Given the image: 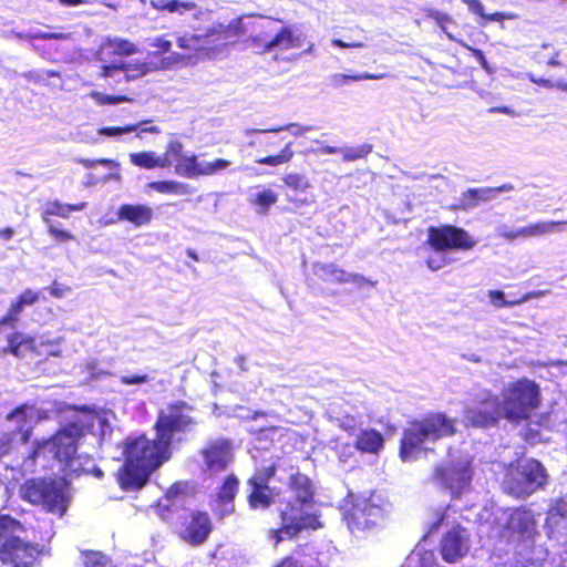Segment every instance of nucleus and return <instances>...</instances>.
<instances>
[{
	"instance_id": "2",
	"label": "nucleus",
	"mask_w": 567,
	"mask_h": 567,
	"mask_svg": "<svg viewBox=\"0 0 567 567\" xmlns=\"http://www.w3.org/2000/svg\"><path fill=\"white\" fill-rule=\"evenodd\" d=\"M69 423L55 435L43 442H38L31 457L56 461L71 470H75L73 456L76 452L78 440L85 431L99 436L102 442L111 435L115 415L104 409L70 408Z\"/></svg>"
},
{
	"instance_id": "50",
	"label": "nucleus",
	"mask_w": 567,
	"mask_h": 567,
	"mask_svg": "<svg viewBox=\"0 0 567 567\" xmlns=\"http://www.w3.org/2000/svg\"><path fill=\"white\" fill-rule=\"evenodd\" d=\"M23 308H24V306L22 303H20L19 300L13 302L10 306L8 313L0 320V324H4V326H9V327L13 328L16 326Z\"/></svg>"
},
{
	"instance_id": "29",
	"label": "nucleus",
	"mask_w": 567,
	"mask_h": 567,
	"mask_svg": "<svg viewBox=\"0 0 567 567\" xmlns=\"http://www.w3.org/2000/svg\"><path fill=\"white\" fill-rule=\"evenodd\" d=\"M511 187L502 186L498 188H470L466 192L462 193L458 198V208L461 209H472L478 206L480 203L492 200L496 194L509 189Z\"/></svg>"
},
{
	"instance_id": "30",
	"label": "nucleus",
	"mask_w": 567,
	"mask_h": 567,
	"mask_svg": "<svg viewBox=\"0 0 567 567\" xmlns=\"http://www.w3.org/2000/svg\"><path fill=\"white\" fill-rule=\"evenodd\" d=\"M351 436L358 451L377 454L383 446L382 435L372 429H351Z\"/></svg>"
},
{
	"instance_id": "56",
	"label": "nucleus",
	"mask_w": 567,
	"mask_h": 567,
	"mask_svg": "<svg viewBox=\"0 0 567 567\" xmlns=\"http://www.w3.org/2000/svg\"><path fill=\"white\" fill-rule=\"evenodd\" d=\"M49 290L50 293L55 298H63L71 292V288L69 286L59 284L58 281H54Z\"/></svg>"
},
{
	"instance_id": "4",
	"label": "nucleus",
	"mask_w": 567,
	"mask_h": 567,
	"mask_svg": "<svg viewBox=\"0 0 567 567\" xmlns=\"http://www.w3.org/2000/svg\"><path fill=\"white\" fill-rule=\"evenodd\" d=\"M289 501L280 509L281 527L269 532V539L275 546L292 538L305 529H318L321 524L312 504V487L309 478L300 473L289 477Z\"/></svg>"
},
{
	"instance_id": "36",
	"label": "nucleus",
	"mask_w": 567,
	"mask_h": 567,
	"mask_svg": "<svg viewBox=\"0 0 567 567\" xmlns=\"http://www.w3.org/2000/svg\"><path fill=\"white\" fill-rule=\"evenodd\" d=\"M130 161L133 165L138 166L145 169H153L155 167L166 168L167 161L165 157H161L155 152H140V153H131Z\"/></svg>"
},
{
	"instance_id": "5",
	"label": "nucleus",
	"mask_w": 567,
	"mask_h": 567,
	"mask_svg": "<svg viewBox=\"0 0 567 567\" xmlns=\"http://www.w3.org/2000/svg\"><path fill=\"white\" fill-rule=\"evenodd\" d=\"M123 453L125 463L118 471L117 482L125 491L141 488L151 473L171 456V450L161 444L158 439L152 441L143 435L127 439Z\"/></svg>"
},
{
	"instance_id": "51",
	"label": "nucleus",
	"mask_w": 567,
	"mask_h": 567,
	"mask_svg": "<svg viewBox=\"0 0 567 567\" xmlns=\"http://www.w3.org/2000/svg\"><path fill=\"white\" fill-rule=\"evenodd\" d=\"M84 567H110V561L103 554L91 551L84 554Z\"/></svg>"
},
{
	"instance_id": "19",
	"label": "nucleus",
	"mask_w": 567,
	"mask_h": 567,
	"mask_svg": "<svg viewBox=\"0 0 567 567\" xmlns=\"http://www.w3.org/2000/svg\"><path fill=\"white\" fill-rule=\"evenodd\" d=\"M545 527L549 539L561 545L567 540V496L550 506Z\"/></svg>"
},
{
	"instance_id": "11",
	"label": "nucleus",
	"mask_w": 567,
	"mask_h": 567,
	"mask_svg": "<svg viewBox=\"0 0 567 567\" xmlns=\"http://www.w3.org/2000/svg\"><path fill=\"white\" fill-rule=\"evenodd\" d=\"M545 481V468L538 461L522 460L517 465L508 468L503 487L506 493L523 498L542 487Z\"/></svg>"
},
{
	"instance_id": "17",
	"label": "nucleus",
	"mask_w": 567,
	"mask_h": 567,
	"mask_svg": "<svg viewBox=\"0 0 567 567\" xmlns=\"http://www.w3.org/2000/svg\"><path fill=\"white\" fill-rule=\"evenodd\" d=\"M230 165L229 161L217 158L213 162L199 159L194 154H185L178 163L175 164V173L186 178H197L199 176H210L224 171Z\"/></svg>"
},
{
	"instance_id": "13",
	"label": "nucleus",
	"mask_w": 567,
	"mask_h": 567,
	"mask_svg": "<svg viewBox=\"0 0 567 567\" xmlns=\"http://www.w3.org/2000/svg\"><path fill=\"white\" fill-rule=\"evenodd\" d=\"M254 42L266 52L286 51L301 48L306 43V35L290 25L279 27L278 20H267Z\"/></svg>"
},
{
	"instance_id": "64",
	"label": "nucleus",
	"mask_w": 567,
	"mask_h": 567,
	"mask_svg": "<svg viewBox=\"0 0 567 567\" xmlns=\"http://www.w3.org/2000/svg\"><path fill=\"white\" fill-rule=\"evenodd\" d=\"M340 152V148L334 146H322L320 147L317 153L319 154H337Z\"/></svg>"
},
{
	"instance_id": "48",
	"label": "nucleus",
	"mask_w": 567,
	"mask_h": 567,
	"mask_svg": "<svg viewBox=\"0 0 567 567\" xmlns=\"http://www.w3.org/2000/svg\"><path fill=\"white\" fill-rule=\"evenodd\" d=\"M487 295H488L491 303L497 308L512 307L514 305H518V303L527 301L529 299V295H526L522 300L507 301L505 299L504 292L498 291V290H489L487 292Z\"/></svg>"
},
{
	"instance_id": "24",
	"label": "nucleus",
	"mask_w": 567,
	"mask_h": 567,
	"mask_svg": "<svg viewBox=\"0 0 567 567\" xmlns=\"http://www.w3.org/2000/svg\"><path fill=\"white\" fill-rule=\"evenodd\" d=\"M284 183L292 190L293 194L288 196V202L296 207L301 208L316 203V195L308 192L311 188V184L306 176L297 173L288 174L284 177Z\"/></svg>"
},
{
	"instance_id": "26",
	"label": "nucleus",
	"mask_w": 567,
	"mask_h": 567,
	"mask_svg": "<svg viewBox=\"0 0 567 567\" xmlns=\"http://www.w3.org/2000/svg\"><path fill=\"white\" fill-rule=\"evenodd\" d=\"M203 455L207 468L218 472L231 462L233 449L228 441L217 440L207 445L203 451Z\"/></svg>"
},
{
	"instance_id": "18",
	"label": "nucleus",
	"mask_w": 567,
	"mask_h": 567,
	"mask_svg": "<svg viewBox=\"0 0 567 567\" xmlns=\"http://www.w3.org/2000/svg\"><path fill=\"white\" fill-rule=\"evenodd\" d=\"M470 547V533L460 525L452 526L443 535L440 544L442 558L449 564L457 563L466 556Z\"/></svg>"
},
{
	"instance_id": "16",
	"label": "nucleus",
	"mask_w": 567,
	"mask_h": 567,
	"mask_svg": "<svg viewBox=\"0 0 567 567\" xmlns=\"http://www.w3.org/2000/svg\"><path fill=\"white\" fill-rule=\"evenodd\" d=\"M86 203L80 204H64L58 199L45 202L40 208V216L48 233L58 241H66L73 239V235L69 230L60 229L51 219L52 216H58L68 219L73 212H81L85 209Z\"/></svg>"
},
{
	"instance_id": "60",
	"label": "nucleus",
	"mask_w": 567,
	"mask_h": 567,
	"mask_svg": "<svg viewBox=\"0 0 567 567\" xmlns=\"http://www.w3.org/2000/svg\"><path fill=\"white\" fill-rule=\"evenodd\" d=\"M81 163L87 168L93 167L96 163L105 165V166H111L114 168L120 167V164L112 159H97V161L83 159V161H81Z\"/></svg>"
},
{
	"instance_id": "34",
	"label": "nucleus",
	"mask_w": 567,
	"mask_h": 567,
	"mask_svg": "<svg viewBox=\"0 0 567 567\" xmlns=\"http://www.w3.org/2000/svg\"><path fill=\"white\" fill-rule=\"evenodd\" d=\"M402 567H439L435 554L431 549H426L425 545L420 543L406 557Z\"/></svg>"
},
{
	"instance_id": "20",
	"label": "nucleus",
	"mask_w": 567,
	"mask_h": 567,
	"mask_svg": "<svg viewBox=\"0 0 567 567\" xmlns=\"http://www.w3.org/2000/svg\"><path fill=\"white\" fill-rule=\"evenodd\" d=\"M274 475V468H265L249 480L251 492L249 494V505L251 508H266L275 502L274 489L267 485L269 478Z\"/></svg>"
},
{
	"instance_id": "46",
	"label": "nucleus",
	"mask_w": 567,
	"mask_h": 567,
	"mask_svg": "<svg viewBox=\"0 0 567 567\" xmlns=\"http://www.w3.org/2000/svg\"><path fill=\"white\" fill-rule=\"evenodd\" d=\"M87 96L91 97L97 105H115L131 101V99L124 95H110L99 91H91Z\"/></svg>"
},
{
	"instance_id": "45",
	"label": "nucleus",
	"mask_w": 567,
	"mask_h": 567,
	"mask_svg": "<svg viewBox=\"0 0 567 567\" xmlns=\"http://www.w3.org/2000/svg\"><path fill=\"white\" fill-rule=\"evenodd\" d=\"M64 341L63 337L51 339L48 334L39 336V346L40 349L43 350L44 355L51 357H60L61 349L60 346Z\"/></svg>"
},
{
	"instance_id": "15",
	"label": "nucleus",
	"mask_w": 567,
	"mask_h": 567,
	"mask_svg": "<svg viewBox=\"0 0 567 567\" xmlns=\"http://www.w3.org/2000/svg\"><path fill=\"white\" fill-rule=\"evenodd\" d=\"M156 54H147L144 60L133 58L126 61H114L111 64L101 65V76L113 78L123 74L126 81L136 80L153 71L165 69L164 61H155Z\"/></svg>"
},
{
	"instance_id": "58",
	"label": "nucleus",
	"mask_w": 567,
	"mask_h": 567,
	"mask_svg": "<svg viewBox=\"0 0 567 567\" xmlns=\"http://www.w3.org/2000/svg\"><path fill=\"white\" fill-rule=\"evenodd\" d=\"M12 443V434L11 433H3L0 435V458L8 454L10 451Z\"/></svg>"
},
{
	"instance_id": "1",
	"label": "nucleus",
	"mask_w": 567,
	"mask_h": 567,
	"mask_svg": "<svg viewBox=\"0 0 567 567\" xmlns=\"http://www.w3.org/2000/svg\"><path fill=\"white\" fill-rule=\"evenodd\" d=\"M499 401L491 391L478 389L466 400L464 422L474 426H488L499 416L511 421L525 420L539 404L538 386L529 380L508 383Z\"/></svg>"
},
{
	"instance_id": "62",
	"label": "nucleus",
	"mask_w": 567,
	"mask_h": 567,
	"mask_svg": "<svg viewBox=\"0 0 567 567\" xmlns=\"http://www.w3.org/2000/svg\"><path fill=\"white\" fill-rule=\"evenodd\" d=\"M558 556V566L567 567V540L563 544V548L555 553Z\"/></svg>"
},
{
	"instance_id": "49",
	"label": "nucleus",
	"mask_w": 567,
	"mask_h": 567,
	"mask_svg": "<svg viewBox=\"0 0 567 567\" xmlns=\"http://www.w3.org/2000/svg\"><path fill=\"white\" fill-rule=\"evenodd\" d=\"M371 152V146L368 144H363L357 147H347L340 148V152L343 155V158L347 161H354L358 158L364 157L367 154Z\"/></svg>"
},
{
	"instance_id": "12",
	"label": "nucleus",
	"mask_w": 567,
	"mask_h": 567,
	"mask_svg": "<svg viewBox=\"0 0 567 567\" xmlns=\"http://www.w3.org/2000/svg\"><path fill=\"white\" fill-rule=\"evenodd\" d=\"M351 507L344 508V519L352 533L364 532L382 519L386 503L379 494H350Z\"/></svg>"
},
{
	"instance_id": "31",
	"label": "nucleus",
	"mask_w": 567,
	"mask_h": 567,
	"mask_svg": "<svg viewBox=\"0 0 567 567\" xmlns=\"http://www.w3.org/2000/svg\"><path fill=\"white\" fill-rule=\"evenodd\" d=\"M118 219L126 220L136 227H143L151 223L153 218V209L146 205L125 204L118 208Z\"/></svg>"
},
{
	"instance_id": "3",
	"label": "nucleus",
	"mask_w": 567,
	"mask_h": 567,
	"mask_svg": "<svg viewBox=\"0 0 567 567\" xmlns=\"http://www.w3.org/2000/svg\"><path fill=\"white\" fill-rule=\"evenodd\" d=\"M477 517L481 534L516 544L518 554L532 563H540L548 558V549L536 544L539 534L530 511L503 509L491 505L484 507Z\"/></svg>"
},
{
	"instance_id": "43",
	"label": "nucleus",
	"mask_w": 567,
	"mask_h": 567,
	"mask_svg": "<svg viewBox=\"0 0 567 567\" xmlns=\"http://www.w3.org/2000/svg\"><path fill=\"white\" fill-rule=\"evenodd\" d=\"M291 146H292V143H288L285 145V147L280 151L279 154L267 156V157H261V158L256 159V162L259 164L269 165V166H277V165L286 164L291 161V158L293 157V154H295Z\"/></svg>"
},
{
	"instance_id": "35",
	"label": "nucleus",
	"mask_w": 567,
	"mask_h": 567,
	"mask_svg": "<svg viewBox=\"0 0 567 567\" xmlns=\"http://www.w3.org/2000/svg\"><path fill=\"white\" fill-rule=\"evenodd\" d=\"M184 485L178 483L172 486L165 497L161 499L156 505V511L158 514L162 515L164 519H168V514L162 513V509H165L166 512H171L172 507H177L184 503Z\"/></svg>"
},
{
	"instance_id": "39",
	"label": "nucleus",
	"mask_w": 567,
	"mask_h": 567,
	"mask_svg": "<svg viewBox=\"0 0 567 567\" xmlns=\"http://www.w3.org/2000/svg\"><path fill=\"white\" fill-rule=\"evenodd\" d=\"M278 199L277 194L270 188H258L250 195V203L257 207V212L265 214Z\"/></svg>"
},
{
	"instance_id": "21",
	"label": "nucleus",
	"mask_w": 567,
	"mask_h": 567,
	"mask_svg": "<svg viewBox=\"0 0 567 567\" xmlns=\"http://www.w3.org/2000/svg\"><path fill=\"white\" fill-rule=\"evenodd\" d=\"M228 30H225L219 33H210V34H194V33H184L177 37V45L181 49L195 51V52H214L215 50L219 51V45L215 44L216 40H223V45H226V41L228 39Z\"/></svg>"
},
{
	"instance_id": "22",
	"label": "nucleus",
	"mask_w": 567,
	"mask_h": 567,
	"mask_svg": "<svg viewBox=\"0 0 567 567\" xmlns=\"http://www.w3.org/2000/svg\"><path fill=\"white\" fill-rule=\"evenodd\" d=\"M212 532L209 516L203 512L193 513L179 532L181 538L190 545L203 544Z\"/></svg>"
},
{
	"instance_id": "47",
	"label": "nucleus",
	"mask_w": 567,
	"mask_h": 567,
	"mask_svg": "<svg viewBox=\"0 0 567 567\" xmlns=\"http://www.w3.org/2000/svg\"><path fill=\"white\" fill-rule=\"evenodd\" d=\"M183 144L179 141H171L166 146L165 154L161 155V157H165L167 161V167L172 165L173 162L178 163L181 157L185 154L183 153Z\"/></svg>"
},
{
	"instance_id": "8",
	"label": "nucleus",
	"mask_w": 567,
	"mask_h": 567,
	"mask_svg": "<svg viewBox=\"0 0 567 567\" xmlns=\"http://www.w3.org/2000/svg\"><path fill=\"white\" fill-rule=\"evenodd\" d=\"M23 526L8 515H0V560L12 567H32L39 548L21 539Z\"/></svg>"
},
{
	"instance_id": "42",
	"label": "nucleus",
	"mask_w": 567,
	"mask_h": 567,
	"mask_svg": "<svg viewBox=\"0 0 567 567\" xmlns=\"http://www.w3.org/2000/svg\"><path fill=\"white\" fill-rule=\"evenodd\" d=\"M148 45L157 49L155 52H151L150 54L157 55V59H155V61H164L165 69L169 68L173 64V62L177 61L178 59L177 54H172L168 58H161V54L168 52L172 48V42L165 39L164 37H155L148 39Z\"/></svg>"
},
{
	"instance_id": "57",
	"label": "nucleus",
	"mask_w": 567,
	"mask_h": 567,
	"mask_svg": "<svg viewBox=\"0 0 567 567\" xmlns=\"http://www.w3.org/2000/svg\"><path fill=\"white\" fill-rule=\"evenodd\" d=\"M435 20L437 24L440 25L441 30L450 38L453 39V35L449 31V25L451 24V19L446 14L437 13L435 16Z\"/></svg>"
},
{
	"instance_id": "54",
	"label": "nucleus",
	"mask_w": 567,
	"mask_h": 567,
	"mask_svg": "<svg viewBox=\"0 0 567 567\" xmlns=\"http://www.w3.org/2000/svg\"><path fill=\"white\" fill-rule=\"evenodd\" d=\"M39 298H40L39 292L33 291L31 289H27L20 295L18 300L20 301V303H22L25 307V306H31L34 302H37L39 300Z\"/></svg>"
},
{
	"instance_id": "40",
	"label": "nucleus",
	"mask_w": 567,
	"mask_h": 567,
	"mask_svg": "<svg viewBox=\"0 0 567 567\" xmlns=\"http://www.w3.org/2000/svg\"><path fill=\"white\" fill-rule=\"evenodd\" d=\"M151 4L156 10L168 11L172 13L176 12L179 14L196 9L195 3L178 0H152Z\"/></svg>"
},
{
	"instance_id": "23",
	"label": "nucleus",
	"mask_w": 567,
	"mask_h": 567,
	"mask_svg": "<svg viewBox=\"0 0 567 567\" xmlns=\"http://www.w3.org/2000/svg\"><path fill=\"white\" fill-rule=\"evenodd\" d=\"M39 410L33 405L23 404L7 415V421L14 423V431L10 432L20 434V441L27 443L34 423L39 420Z\"/></svg>"
},
{
	"instance_id": "9",
	"label": "nucleus",
	"mask_w": 567,
	"mask_h": 567,
	"mask_svg": "<svg viewBox=\"0 0 567 567\" xmlns=\"http://www.w3.org/2000/svg\"><path fill=\"white\" fill-rule=\"evenodd\" d=\"M22 499L62 516L69 504V485L63 480L32 478L20 487Z\"/></svg>"
},
{
	"instance_id": "55",
	"label": "nucleus",
	"mask_w": 567,
	"mask_h": 567,
	"mask_svg": "<svg viewBox=\"0 0 567 567\" xmlns=\"http://www.w3.org/2000/svg\"><path fill=\"white\" fill-rule=\"evenodd\" d=\"M497 235L507 240H514L518 237H522V235L519 234V228L513 229L507 226H499L497 228Z\"/></svg>"
},
{
	"instance_id": "63",
	"label": "nucleus",
	"mask_w": 567,
	"mask_h": 567,
	"mask_svg": "<svg viewBox=\"0 0 567 567\" xmlns=\"http://www.w3.org/2000/svg\"><path fill=\"white\" fill-rule=\"evenodd\" d=\"M332 44L336 47H339V48H361L362 47L361 43H347L339 39L332 40Z\"/></svg>"
},
{
	"instance_id": "32",
	"label": "nucleus",
	"mask_w": 567,
	"mask_h": 567,
	"mask_svg": "<svg viewBox=\"0 0 567 567\" xmlns=\"http://www.w3.org/2000/svg\"><path fill=\"white\" fill-rule=\"evenodd\" d=\"M238 491V480L229 476L224 482L216 501V512L220 516L230 514L234 511L233 499Z\"/></svg>"
},
{
	"instance_id": "41",
	"label": "nucleus",
	"mask_w": 567,
	"mask_h": 567,
	"mask_svg": "<svg viewBox=\"0 0 567 567\" xmlns=\"http://www.w3.org/2000/svg\"><path fill=\"white\" fill-rule=\"evenodd\" d=\"M386 75L384 73L374 74V73H355V74H343V73H336L332 74L329 78V82L331 85L336 87H340L346 85L349 81H364V80H381L384 79Z\"/></svg>"
},
{
	"instance_id": "44",
	"label": "nucleus",
	"mask_w": 567,
	"mask_h": 567,
	"mask_svg": "<svg viewBox=\"0 0 567 567\" xmlns=\"http://www.w3.org/2000/svg\"><path fill=\"white\" fill-rule=\"evenodd\" d=\"M284 130H288L293 136H301L305 133L311 131L312 127L311 126H300L298 124L291 123V124H288L287 126H276V127H269V128H265V130L247 128V130H245V135L249 136V135H252L256 133H268V132L277 133V132H281Z\"/></svg>"
},
{
	"instance_id": "37",
	"label": "nucleus",
	"mask_w": 567,
	"mask_h": 567,
	"mask_svg": "<svg viewBox=\"0 0 567 567\" xmlns=\"http://www.w3.org/2000/svg\"><path fill=\"white\" fill-rule=\"evenodd\" d=\"M147 186L148 188L162 194L184 196L192 195L194 193V189L189 184L176 181L152 182Z\"/></svg>"
},
{
	"instance_id": "27",
	"label": "nucleus",
	"mask_w": 567,
	"mask_h": 567,
	"mask_svg": "<svg viewBox=\"0 0 567 567\" xmlns=\"http://www.w3.org/2000/svg\"><path fill=\"white\" fill-rule=\"evenodd\" d=\"M313 272L317 277L328 282H353L358 286H362L363 284L372 285V282L363 276L348 274L333 264H316L313 265Z\"/></svg>"
},
{
	"instance_id": "53",
	"label": "nucleus",
	"mask_w": 567,
	"mask_h": 567,
	"mask_svg": "<svg viewBox=\"0 0 567 567\" xmlns=\"http://www.w3.org/2000/svg\"><path fill=\"white\" fill-rule=\"evenodd\" d=\"M153 380L148 374H132V375H122L121 382L123 384H143Z\"/></svg>"
},
{
	"instance_id": "25",
	"label": "nucleus",
	"mask_w": 567,
	"mask_h": 567,
	"mask_svg": "<svg viewBox=\"0 0 567 567\" xmlns=\"http://www.w3.org/2000/svg\"><path fill=\"white\" fill-rule=\"evenodd\" d=\"M8 346L3 349V352L11 353L12 355L23 359L29 354L37 357L44 355L43 350L39 346V336L33 337L20 331L10 333L7 337Z\"/></svg>"
},
{
	"instance_id": "28",
	"label": "nucleus",
	"mask_w": 567,
	"mask_h": 567,
	"mask_svg": "<svg viewBox=\"0 0 567 567\" xmlns=\"http://www.w3.org/2000/svg\"><path fill=\"white\" fill-rule=\"evenodd\" d=\"M138 50L136 45L128 40L115 38V39H107L100 48V51L97 53V59L101 62V65L103 64H111L113 61L109 59L111 54L116 55H132L137 53Z\"/></svg>"
},
{
	"instance_id": "6",
	"label": "nucleus",
	"mask_w": 567,
	"mask_h": 567,
	"mask_svg": "<svg viewBox=\"0 0 567 567\" xmlns=\"http://www.w3.org/2000/svg\"><path fill=\"white\" fill-rule=\"evenodd\" d=\"M455 432L454 422L442 413H433L412 422L401 440L400 456L404 462L419 458L422 452L432 450L431 443L451 436Z\"/></svg>"
},
{
	"instance_id": "38",
	"label": "nucleus",
	"mask_w": 567,
	"mask_h": 567,
	"mask_svg": "<svg viewBox=\"0 0 567 567\" xmlns=\"http://www.w3.org/2000/svg\"><path fill=\"white\" fill-rule=\"evenodd\" d=\"M145 123L146 122H141L137 124L126 125L123 127H102L97 131V134L109 136V137H114V136H120L122 134L138 131L137 137L142 138L143 133H152V134L161 133V130L157 126L144 127Z\"/></svg>"
},
{
	"instance_id": "61",
	"label": "nucleus",
	"mask_w": 567,
	"mask_h": 567,
	"mask_svg": "<svg viewBox=\"0 0 567 567\" xmlns=\"http://www.w3.org/2000/svg\"><path fill=\"white\" fill-rule=\"evenodd\" d=\"M470 51L473 52V55L475 56L476 61L480 63V65L486 70L487 72H491V69L488 66V63L484 56V53L481 50L473 49L471 47H466Z\"/></svg>"
},
{
	"instance_id": "7",
	"label": "nucleus",
	"mask_w": 567,
	"mask_h": 567,
	"mask_svg": "<svg viewBox=\"0 0 567 567\" xmlns=\"http://www.w3.org/2000/svg\"><path fill=\"white\" fill-rule=\"evenodd\" d=\"M472 477L470 454L461 450H450L447 457L434 467L431 481L456 498L470 491Z\"/></svg>"
},
{
	"instance_id": "14",
	"label": "nucleus",
	"mask_w": 567,
	"mask_h": 567,
	"mask_svg": "<svg viewBox=\"0 0 567 567\" xmlns=\"http://www.w3.org/2000/svg\"><path fill=\"white\" fill-rule=\"evenodd\" d=\"M427 244L436 254L447 250H468L476 241L470 234L458 227L445 225L441 227H431L427 234Z\"/></svg>"
},
{
	"instance_id": "10",
	"label": "nucleus",
	"mask_w": 567,
	"mask_h": 567,
	"mask_svg": "<svg viewBox=\"0 0 567 567\" xmlns=\"http://www.w3.org/2000/svg\"><path fill=\"white\" fill-rule=\"evenodd\" d=\"M193 408L183 401L168 404L159 410L155 424L156 435L161 444L171 446L179 442L183 435L192 432L197 421L192 415Z\"/></svg>"
},
{
	"instance_id": "59",
	"label": "nucleus",
	"mask_w": 567,
	"mask_h": 567,
	"mask_svg": "<svg viewBox=\"0 0 567 567\" xmlns=\"http://www.w3.org/2000/svg\"><path fill=\"white\" fill-rule=\"evenodd\" d=\"M447 264V260L445 257L439 256V257H430L426 260V265L431 270H439L443 268Z\"/></svg>"
},
{
	"instance_id": "52",
	"label": "nucleus",
	"mask_w": 567,
	"mask_h": 567,
	"mask_svg": "<svg viewBox=\"0 0 567 567\" xmlns=\"http://www.w3.org/2000/svg\"><path fill=\"white\" fill-rule=\"evenodd\" d=\"M468 9L482 17L486 21H499L502 19V14L496 12L493 14H485L484 7L481 1L478 0H468L467 1Z\"/></svg>"
},
{
	"instance_id": "33",
	"label": "nucleus",
	"mask_w": 567,
	"mask_h": 567,
	"mask_svg": "<svg viewBox=\"0 0 567 567\" xmlns=\"http://www.w3.org/2000/svg\"><path fill=\"white\" fill-rule=\"evenodd\" d=\"M564 226H567V220H542L524 227H519V234L523 238L539 237L561 231Z\"/></svg>"
}]
</instances>
